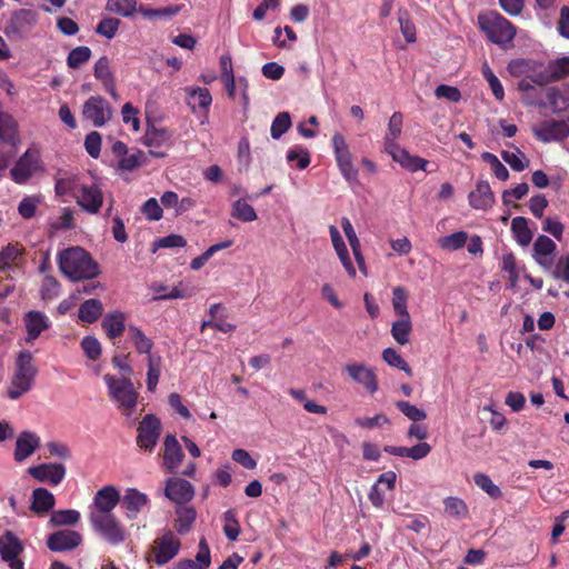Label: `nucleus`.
Returning <instances> with one entry per match:
<instances>
[{
    "label": "nucleus",
    "mask_w": 569,
    "mask_h": 569,
    "mask_svg": "<svg viewBox=\"0 0 569 569\" xmlns=\"http://www.w3.org/2000/svg\"><path fill=\"white\" fill-rule=\"evenodd\" d=\"M58 266L60 272L71 281L91 280L100 273L99 264L91 254L78 246L59 251Z\"/></svg>",
    "instance_id": "obj_1"
},
{
    "label": "nucleus",
    "mask_w": 569,
    "mask_h": 569,
    "mask_svg": "<svg viewBox=\"0 0 569 569\" xmlns=\"http://www.w3.org/2000/svg\"><path fill=\"white\" fill-rule=\"evenodd\" d=\"M38 368L33 363V356L30 351L19 352L16 360V370L8 389V397L12 400L19 399L31 390Z\"/></svg>",
    "instance_id": "obj_2"
},
{
    "label": "nucleus",
    "mask_w": 569,
    "mask_h": 569,
    "mask_svg": "<svg viewBox=\"0 0 569 569\" xmlns=\"http://www.w3.org/2000/svg\"><path fill=\"white\" fill-rule=\"evenodd\" d=\"M478 24L487 38L501 48H508L517 33L516 27L496 12L479 14Z\"/></svg>",
    "instance_id": "obj_3"
},
{
    "label": "nucleus",
    "mask_w": 569,
    "mask_h": 569,
    "mask_svg": "<svg viewBox=\"0 0 569 569\" xmlns=\"http://www.w3.org/2000/svg\"><path fill=\"white\" fill-rule=\"evenodd\" d=\"M103 380L108 387L111 399L118 403V407L123 411V415L128 417L131 416L139 397L131 379L129 377L117 378L107 373L104 375Z\"/></svg>",
    "instance_id": "obj_4"
},
{
    "label": "nucleus",
    "mask_w": 569,
    "mask_h": 569,
    "mask_svg": "<svg viewBox=\"0 0 569 569\" xmlns=\"http://www.w3.org/2000/svg\"><path fill=\"white\" fill-rule=\"evenodd\" d=\"M90 523L106 541L113 546L124 542L127 533L114 515H89Z\"/></svg>",
    "instance_id": "obj_5"
},
{
    "label": "nucleus",
    "mask_w": 569,
    "mask_h": 569,
    "mask_svg": "<svg viewBox=\"0 0 569 569\" xmlns=\"http://www.w3.org/2000/svg\"><path fill=\"white\" fill-rule=\"evenodd\" d=\"M161 431L162 425L160 419L153 413L146 415L137 428V446L141 450L151 453L158 445Z\"/></svg>",
    "instance_id": "obj_6"
},
{
    "label": "nucleus",
    "mask_w": 569,
    "mask_h": 569,
    "mask_svg": "<svg viewBox=\"0 0 569 569\" xmlns=\"http://www.w3.org/2000/svg\"><path fill=\"white\" fill-rule=\"evenodd\" d=\"M332 147L336 156L337 164L340 169L341 174L349 183L358 181V170L353 167L352 156L349 150L348 143L345 137L336 132L332 136Z\"/></svg>",
    "instance_id": "obj_7"
},
{
    "label": "nucleus",
    "mask_w": 569,
    "mask_h": 569,
    "mask_svg": "<svg viewBox=\"0 0 569 569\" xmlns=\"http://www.w3.org/2000/svg\"><path fill=\"white\" fill-rule=\"evenodd\" d=\"M74 199L80 208L91 214L98 213L103 204V193L97 183H80Z\"/></svg>",
    "instance_id": "obj_8"
},
{
    "label": "nucleus",
    "mask_w": 569,
    "mask_h": 569,
    "mask_svg": "<svg viewBox=\"0 0 569 569\" xmlns=\"http://www.w3.org/2000/svg\"><path fill=\"white\" fill-rule=\"evenodd\" d=\"M40 169V154L38 150L28 149L10 170L12 180L26 183L29 178Z\"/></svg>",
    "instance_id": "obj_9"
},
{
    "label": "nucleus",
    "mask_w": 569,
    "mask_h": 569,
    "mask_svg": "<svg viewBox=\"0 0 569 569\" xmlns=\"http://www.w3.org/2000/svg\"><path fill=\"white\" fill-rule=\"evenodd\" d=\"M82 114L94 127H102L112 117V110L108 101L100 96L90 97L83 104Z\"/></svg>",
    "instance_id": "obj_10"
},
{
    "label": "nucleus",
    "mask_w": 569,
    "mask_h": 569,
    "mask_svg": "<svg viewBox=\"0 0 569 569\" xmlns=\"http://www.w3.org/2000/svg\"><path fill=\"white\" fill-rule=\"evenodd\" d=\"M38 14L30 9H20L12 13L11 19L6 27V33L17 38H22L37 23Z\"/></svg>",
    "instance_id": "obj_11"
},
{
    "label": "nucleus",
    "mask_w": 569,
    "mask_h": 569,
    "mask_svg": "<svg viewBox=\"0 0 569 569\" xmlns=\"http://www.w3.org/2000/svg\"><path fill=\"white\" fill-rule=\"evenodd\" d=\"M348 376L357 383L361 385L369 393L378 391V379L375 369L365 363L353 362L345 367Z\"/></svg>",
    "instance_id": "obj_12"
},
{
    "label": "nucleus",
    "mask_w": 569,
    "mask_h": 569,
    "mask_svg": "<svg viewBox=\"0 0 569 569\" xmlns=\"http://www.w3.org/2000/svg\"><path fill=\"white\" fill-rule=\"evenodd\" d=\"M29 475L39 482L58 486L66 477V467L61 463H41L28 469Z\"/></svg>",
    "instance_id": "obj_13"
},
{
    "label": "nucleus",
    "mask_w": 569,
    "mask_h": 569,
    "mask_svg": "<svg viewBox=\"0 0 569 569\" xmlns=\"http://www.w3.org/2000/svg\"><path fill=\"white\" fill-rule=\"evenodd\" d=\"M533 134L542 142L562 140L569 134V126L563 120H545L533 129Z\"/></svg>",
    "instance_id": "obj_14"
},
{
    "label": "nucleus",
    "mask_w": 569,
    "mask_h": 569,
    "mask_svg": "<svg viewBox=\"0 0 569 569\" xmlns=\"http://www.w3.org/2000/svg\"><path fill=\"white\" fill-rule=\"evenodd\" d=\"M119 502H121V497L116 487L104 486L94 495V510L90 515H113L112 510Z\"/></svg>",
    "instance_id": "obj_15"
},
{
    "label": "nucleus",
    "mask_w": 569,
    "mask_h": 569,
    "mask_svg": "<svg viewBox=\"0 0 569 569\" xmlns=\"http://www.w3.org/2000/svg\"><path fill=\"white\" fill-rule=\"evenodd\" d=\"M180 550V540L172 532L163 535L154 541V560L162 566L174 558Z\"/></svg>",
    "instance_id": "obj_16"
},
{
    "label": "nucleus",
    "mask_w": 569,
    "mask_h": 569,
    "mask_svg": "<svg viewBox=\"0 0 569 569\" xmlns=\"http://www.w3.org/2000/svg\"><path fill=\"white\" fill-rule=\"evenodd\" d=\"M184 458L182 447L174 435H167L163 441L162 459L167 473H176Z\"/></svg>",
    "instance_id": "obj_17"
},
{
    "label": "nucleus",
    "mask_w": 569,
    "mask_h": 569,
    "mask_svg": "<svg viewBox=\"0 0 569 569\" xmlns=\"http://www.w3.org/2000/svg\"><path fill=\"white\" fill-rule=\"evenodd\" d=\"M82 542V536L74 530H59L47 539V546L51 551L62 552L77 548Z\"/></svg>",
    "instance_id": "obj_18"
},
{
    "label": "nucleus",
    "mask_w": 569,
    "mask_h": 569,
    "mask_svg": "<svg viewBox=\"0 0 569 569\" xmlns=\"http://www.w3.org/2000/svg\"><path fill=\"white\" fill-rule=\"evenodd\" d=\"M23 323L27 330L26 341L28 343L38 339L39 336L51 326V321L48 316L38 310L28 311L23 317Z\"/></svg>",
    "instance_id": "obj_19"
},
{
    "label": "nucleus",
    "mask_w": 569,
    "mask_h": 569,
    "mask_svg": "<svg viewBox=\"0 0 569 569\" xmlns=\"http://www.w3.org/2000/svg\"><path fill=\"white\" fill-rule=\"evenodd\" d=\"M164 495L171 501L181 505L192 499L194 490L188 480L181 478H170L167 481Z\"/></svg>",
    "instance_id": "obj_20"
},
{
    "label": "nucleus",
    "mask_w": 569,
    "mask_h": 569,
    "mask_svg": "<svg viewBox=\"0 0 569 569\" xmlns=\"http://www.w3.org/2000/svg\"><path fill=\"white\" fill-rule=\"evenodd\" d=\"M469 204L476 210H488L495 204V194L488 181L480 180L468 196Z\"/></svg>",
    "instance_id": "obj_21"
},
{
    "label": "nucleus",
    "mask_w": 569,
    "mask_h": 569,
    "mask_svg": "<svg viewBox=\"0 0 569 569\" xmlns=\"http://www.w3.org/2000/svg\"><path fill=\"white\" fill-rule=\"evenodd\" d=\"M93 74L102 83L103 89L113 98H118L114 76L110 69V60L107 56L100 57L93 68Z\"/></svg>",
    "instance_id": "obj_22"
},
{
    "label": "nucleus",
    "mask_w": 569,
    "mask_h": 569,
    "mask_svg": "<svg viewBox=\"0 0 569 569\" xmlns=\"http://www.w3.org/2000/svg\"><path fill=\"white\" fill-rule=\"evenodd\" d=\"M40 446V437L31 431H22L16 441L14 460L22 462L29 458Z\"/></svg>",
    "instance_id": "obj_23"
},
{
    "label": "nucleus",
    "mask_w": 569,
    "mask_h": 569,
    "mask_svg": "<svg viewBox=\"0 0 569 569\" xmlns=\"http://www.w3.org/2000/svg\"><path fill=\"white\" fill-rule=\"evenodd\" d=\"M149 499L146 493L140 492L136 488L127 489L121 499V507L126 510L128 519H136L138 513L147 507Z\"/></svg>",
    "instance_id": "obj_24"
},
{
    "label": "nucleus",
    "mask_w": 569,
    "mask_h": 569,
    "mask_svg": "<svg viewBox=\"0 0 569 569\" xmlns=\"http://www.w3.org/2000/svg\"><path fill=\"white\" fill-rule=\"evenodd\" d=\"M211 563L210 548L206 538L199 541V550L196 560L181 559L177 562L176 569H207Z\"/></svg>",
    "instance_id": "obj_25"
},
{
    "label": "nucleus",
    "mask_w": 569,
    "mask_h": 569,
    "mask_svg": "<svg viewBox=\"0 0 569 569\" xmlns=\"http://www.w3.org/2000/svg\"><path fill=\"white\" fill-rule=\"evenodd\" d=\"M556 248L557 244L549 237L543 234L538 236L533 243V257L536 261L545 268H550L552 261L549 259V256L553 253Z\"/></svg>",
    "instance_id": "obj_26"
},
{
    "label": "nucleus",
    "mask_w": 569,
    "mask_h": 569,
    "mask_svg": "<svg viewBox=\"0 0 569 569\" xmlns=\"http://www.w3.org/2000/svg\"><path fill=\"white\" fill-rule=\"evenodd\" d=\"M0 141L2 144L14 148H17L19 142L18 123L14 118L7 112H0Z\"/></svg>",
    "instance_id": "obj_27"
},
{
    "label": "nucleus",
    "mask_w": 569,
    "mask_h": 569,
    "mask_svg": "<svg viewBox=\"0 0 569 569\" xmlns=\"http://www.w3.org/2000/svg\"><path fill=\"white\" fill-rule=\"evenodd\" d=\"M56 503L54 496L46 488H36L32 491V501L30 509L37 515H44L53 509Z\"/></svg>",
    "instance_id": "obj_28"
},
{
    "label": "nucleus",
    "mask_w": 569,
    "mask_h": 569,
    "mask_svg": "<svg viewBox=\"0 0 569 569\" xmlns=\"http://www.w3.org/2000/svg\"><path fill=\"white\" fill-rule=\"evenodd\" d=\"M23 551L20 539L11 531H6L0 537V555L2 560H13Z\"/></svg>",
    "instance_id": "obj_29"
},
{
    "label": "nucleus",
    "mask_w": 569,
    "mask_h": 569,
    "mask_svg": "<svg viewBox=\"0 0 569 569\" xmlns=\"http://www.w3.org/2000/svg\"><path fill=\"white\" fill-rule=\"evenodd\" d=\"M126 318L122 312H112L107 315L102 322L101 327L106 331L109 339H116L122 336L126 329Z\"/></svg>",
    "instance_id": "obj_30"
},
{
    "label": "nucleus",
    "mask_w": 569,
    "mask_h": 569,
    "mask_svg": "<svg viewBox=\"0 0 569 569\" xmlns=\"http://www.w3.org/2000/svg\"><path fill=\"white\" fill-rule=\"evenodd\" d=\"M103 306L97 299H88L82 302L78 310V317L82 322L93 323L102 315Z\"/></svg>",
    "instance_id": "obj_31"
},
{
    "label": "nucleus",
    "mask_w": 569,
    "mask_h": 569,
    "mask_svg": "<svg viewBox=\"0 0 569 569\" xmlns=\"http://www.w3.org/2000/svg\"><path fill=\"white\" fill-rule=\"evenodd\" d=\"M399 319L393 321L391 326V336L396 340L397 343L405 346L410 339V333L412 331V322L411 317H398Z\"/></svg>",
    "instance_id": "obj_32"
},
{
    "label": "nucleus",
    "mask_w": 569,
    "mask_h": 569,
    "mask_svg": "<svg viewBox=\"0 0 569 569\" xmlns=\"http://www.w3.org/2000/svg\"><path fill=\"white\" fill-rule=\"evenodd\" d=\"M547 99L553 111H562L569 108V86L562 88H549Z\"/></svg>",
    "instance_id": "obj_33"
},
{
    "label": "nucleus",
    "mask_w": 569,
    "mask_h": 569,
    "mask_svg": "<svg viewBox=\"0 0 569 569\" xmlns=\"http://www.w3.org/2000/svg\"><path fill=\"white\" fill-rule=\"evenodd\" d=\"M128 336H129L130 340L133 342V346L138 353H140V355L146 353V355H148V357L150 355H152L151 350L153 348V341L150 338H148L140 330V328L130 325L128 327Z\"/></svg>",
    "instance_id": "obj_34"
},
{
    "label": "nucleus",
    "mask_w": 569,
    "mask_h": 569,
    "mask_svg": "<svg viewBox=\"0 0 569 569\" xmlns=\"http://www.w3.org/2000/svg\"><path fill=\"white\" fill-rule=\"evenodd\" d=\"M171 137L168 129L152 127L146 132L144 144L150 148L167 147L170 144Z\"/></svg>",
    "instance_id": "obj_35"
},
{
    "label": "nucleus",
    "mask_w": 569,
    "mask_h": 569,
    "mask_svg": "<svg viewBox=\"0 0 569 569\" xmlns=\"http://www.w3.org/2000/svg\"><path fill=\"white\" fill-rule=\"evenodd\" d=\"M24 253V248L20 243H9L0 250V269L7 270L16 264L19 257Z\"/></svg>",
    "instance_id": "obj_36"
},
{
    "label": "nucleus",
    "mask_w": 569,
    "mask_h": 569,
    "mask_svg": "<svg viewBox=\"0 0 569 569\" xmlns=\"http://www.w3.org/2000/svg\"><path fill=\"white\" fill-rule=\"evenodd\" d=\"M511 231L516 241L522 246H528L532 240V232L528 227V221L525 217H516L511 221Z\"/></svg>",
    "instance_id": "obj_37"
},
{
    "label": "nucleus",
    "mask_w": 569,
    "mask_h": 569,
    "mask_svg": "<svg viewBox=\"0 0 569 569\" xmlns=\"http://www.w3.org/2000/svg\"><path fill=\"white\" fill-rule=\"evenodd\" d=\"M445 505V512L449 516L455 518L456 520H462L466 519L469 509L466 502L458 498V497H448L443 500Z\"/></svg>",
    "instance_id": "obj_38"
},
{
    "label": "nucleus",
    "mask_w": 569,
    "mask_h": 569,
    "mask_svg": "<svg viewBox=\"0 0 569 569\" xmlns=\"http://www.w3.org/2000/svg\"><path fill=\"white\" fill-rule=\"evenodd\" d=\"M196 510L192 507H180L177 509L176 530L180 535L187 533L196 520Z\"/></svg>",
    "instance_id": "obj_39"
},
{
    "label": "nucleus",
    "mask_w": 569,
    "mask_h": 569,
    "mask_svg": "<svg viewBox=\"0 0 569 569\" xmlns=\"http://www.w3.org/2000/svg\"><path fill=\"white\" fill-rule=\"evenodd\" d=\"M162 359L158 355L148 357L147 388L153 392L160 379Z\"/></svg>",
    "instance_id": "obj_40"
},
{
    "label": "nucleus",
    "mask_w": 569,
    "mask_h": 569,
    "mask_svg": "<svg viewBox=\"0 0 569 569\" xmlns=\"http://www.w3.org/2000/svg\"><path fill=\"white\" fill-rule=\"evenodd\" d=\"M231 216L242 222H252L258 219L256 210L244 199H238L232 203Z\"/></svg>",
    "instance_id": "obj_41"
},
{
    "label": "nucleus",
    "mask_w": 569,
    "mask_h": 569,
    "mask_svg": "<svg viewBox=\"0 0 569 569\" xmlns=\"http://www.w3.org/2000/svg\"><path fill=\"white\" fill-rule=\"evenodd\" d=\"M212 102V97L207 88L189 89L188 104L192 110L196 108L208 109Z\"/></svg>",
    "instance_id": "obj_42"
},
{
    "label": "nucleus",
    "mask_w": 569,
    "mask_h": 569,
    "mask_svg": "<svg viewBox=\"0 0 569 569\" xmlns=\"http://www.w3.org/2000/svg\"><path fill=\"white\" fill-rule=\"evenodd\" d=\"M408 291L405 287L398 286L392 290V308L397 317L410 316L408 311Z\"/></svg>",
    "instance_id": "obj_43"
},
{
    "label": "nucleus",
    "mask_w": 569,
    "mask_h": 569,
    "mask_svg": "<svg viewBox=\"0 0 569 569\" xmlns=\"http://www.w3.org/2000/svg\"><path fill=\"white\" fill-rule=\"evenodd\" d=\"M79 520L80 512L74 509L57 510L52 512L50 523L53 527L72 526Z\"/></svg>",
    "instance_id": "obj_44"
},
{
    "label": "nucleus",
    "mask_w": 569,
    "mask_h": 569,
    "mask_svg": "<svg viewBox=\"0 0 569 569\" xmlns=\"http://www.w3.org/2000/svg\"><path fill=\"white\" fill-rule=\"evenodd\" d=\"M553 82L566 79L569 76V57H561L549 61L546 67Z\"/></svg>",
    "instance_id": "obj_45"
},
{
    "label": "nucleus",
    "mask_w": 569,
    "mask_h": 569,
    "mask_svg": "<svg viewBox=\"0 0 569 569\" xmlns=\"http://www.w3.org/2000/svg\"><path fill=\"white\" fill-rule=\"evenodd\" d=\"M92 51L87 46H80L72 49L67 57V64L70 69H79L91 58Z\"/></svg>",
    "instance_id": "obj_46"
},
{
    "label": "nucleus",
    "mask_w": 569,
    "mask_h": 569,
    "mask_svg": "<svg viewBox=\"0 0 569 569\" xmlns=\"http://www.w3.org/2000/svg\"><path fill=\"white\" fill-rule=\"evenodd\" d=\"M223 532L229 541H236L240 535L241 527L236 517V511L229 509L223 513Z\"/></svg>",
    "instance_id": "obj_47"
},
{
    "label": "nucleus",
    "mask_w": 569,
    "mask_h": 569,
    "mask_svg": "<svg viewBox=\"0 0 569 569\" xmlns=\"http://www.w3.org/2000/svg\"><path fill=\"white\" fill-rule=\"evenodd\" d=\"M78 178L76 176H67L56 179L54 191L57 196H72L77 193L79 188Z\"/></svg>",
    "instance_id": "obj_48"
},
{
    "label": "nucleus",
    "mask_w": 569,
    "mask_h": 569,
    "mask_svg": "<svg viewBox=\"0 0 569 569\" xmlns=\"http://www.w3.org/2000/svg\"><path fill=\"white\" fill-rule=\"evenodd\" d=\"M106 10L122 17H130L137 10L136 0H108Z\"/></svg>",
    "instance_id": "obj_49"
},
{
    "label": "nucleus",
    "mask_w": 569,
    "mask_h": 569,
    "mask_svg": "<svg viewBox=\"0 0 569 569\" xmlns=\"http://www.w3.org/2000/svg\"><path fill=\"white\" fill-rule=\"evenodd\" d=\"M287 161L289 163L296 162V168L303 170L310 164V153L307 148L297 146L287 151Z\"/></svg>",
    "instance_id": "obj_50"
},
{
    "label": "nucleus",
    "mask_w": 569,
    "mask_h": 569,
    "mask_svg": "<svg viewBox=\"0 0 569 569\" xmlns=\"http://www.w3.org/2000/svg\"><path fill=\"white\" fill-rule=\"evenodd\" d=\"M183 8V4H174L160 9H152L144 6H140L138 11L146 18H163V17H173L178 14Z\"/></svg>",
    "instance_id": "obj_51"
},
{
    "label": "nucleus",
    "mask_w": 569,
    "mask_h": 569,
    "mask_svg": "<svg viewBox=\"0 0 569 569\" xmlns=\"http://www.w3.org/2000/svg\"><path fill=\"white\" fill-rule=\"evenodd\" d=\"M291 127V117L287 111L279 112L270 127V134L273 139H280Z\"/></svg>",
    "instance_id": "obj_52"
},
{
    "label": "nucleus",
    "mask_w": 569,
    "mask_h": 569,
    "mask_svg": "<svg viewBox=\"0 0 569 569\" xmlns=\"http://www.w3.org/2000/svg\"><path fill=\"white\" fill-rule=\"evenodd\" d=\"M400 159H399V164L407 169L408 171L410 172H416L418 170H422V171H427V166L429 163L428 160L421 158V157H418V156H412L410 154L408 151L406 152H400Z\"/></svg>",
    "instance_id": "obj_53"
},
{
    "label": "nucleus",
    "mask_w": 569,
    "mask_h": 569,
    "mask_svg": "<svg viewBox=\"0 0 569 569\" xmlns=\"http://www.w3.org/2000/svg\"><path fill=\"white\" fill-rule=\"evenodd\" d=\"M232 244L231 240H227L220 243H216L211 247H209L202 254L193 258L190 262V268L192 270H199L201 269L204 263L219 250L229 248Z\"/></svg>",
    "instance_id": "obj_54"
},
{
    "label": "nucleus",
    "mask_w": 569,
    "mask_h": 569,
    "mask_svg": "<svg viewBox=\"0 0 569 569\" xmlns=\"http://www.w3.org/2000/svg\"><path fill=\"white\" fill-rule=\"evenodd\" d=\"M382 359L391 367L398 368L406 372L409 377L412 376V369L407 361L393 348H387L382 351Z\"/></svg>",
    "instance_id": "obj_55"
},
{
    "label": "nucleus",
    "mask_w": 569,
    "mask_h": 569,
    "mask_svg": "<svg viewBox=\"0 0 569 569\" xmlns=\"http://www.w3.org/2000/svg\"><path fill=\"white\" fill-rule=\"evenodd\" d=\"M121 21L117 18L107 17L99 21L94 31L107 39H113L119 30Z\"/></svg>",
    "instance_id": "obj_56"
},
{
    "label": "nucleus",
    "mask_w": 569,
    "mask_h": 569,
    "mask_svg": "<svg viewBox=\"0 0 569 569\" xmlns=\"http://www.w3.org/2000/svg\"><path fill=\"white\" fill-rule=\"evenodd\" d=\"M473 481L492 499L501 498L502 492L500 488L493 483L488 475L478 472L473 476Z\"/></svg>",
    "instance_id": "obj_57"
},
{
    "label": "nucleus",
    "mask_w": 569,
    "mask_h": 569,
    "mask_svg": "<svg viewBox=\"0 0 569 569\" xmlns=\"http://www.w3.org/2000/svg\"><path fill=\"white\" fill-rule=\"evenodd\" d=\"M144 161L146 157L143 151L136 150L130 154L127 153L118 161V169L122 171H133L142 166Z\"/></svg>",
    "instance_id": "obj_58"
},
{
    "label": "nucleus",
    "mask_w": 569,
    "mask_h": 569,
    "mask_svg": "<svg viewBox=\"0 0 569 569\" xmlns=\"http://www.w3.org/2000/svg\"><path fill=\"white\" fill-rule=\"evenodd\" d=\"M468 240V234L465 231H457L449 236L439 239L438 243L442 249L446 250H458L461 249Z\"/></svg>",
    "instance_id": "obj_59"
},
{
    "label": "nucleus",
    "mask_w": 569,
    "mask_h": 569,
    "mask_svg": "<svg viewBox=\"0 0 569 569\" xmlns=\"http://www.w3.org/2000/svg\"><path fill=\"white\" fill-rule=\"evenodd\" d=\"M396 407L400 412H402L409 420L413 422H419L427 418V413L425 412V410L418 408L415 405H411L408 401L398 400L396 402Z\"/></svg>",
    "instance_id": "obj_60"
},
{
    "label": "nucleus",
    "mask_w": 569,
    "mask_h": 569,
    "mask_svg": "<svg viewBox=\"0 0 569 569\" xmlns=\"http://www.w3.org/2000/svg\"><path fill=\"white\" fill-rule=\"evenodd\" d=\"M398 21L400 23V30L403 34L405 39L408 42H415L416 41V27L415 23L411 21L409 12L407 10L400 9L398 11Z\"/></svg>",
    "instance_id": "obj_61"
},
{
    "label": "nucleus",
    "mask_w": 569,
    "mask_h": 569,
    "mask_svg": "<svg viewBox=\"0 0 569 569\" xmlns=\"http://www.w3.org/2000/svg\"><path fill=\"white\" fill-rule=\"evenodd\" d=\"M501 158L511 167L512 170L518 172L525 170V168L528 164V160L526 162L523 161V159L526 158L525 153L521 152L519 149H517L516 152L503 150L501 152Z\"/></svg>",
    "instance_id": "obj_62"
},
{
    "label": "nucleus",
    "mask_w": 569,
    "mask_h": 569,
    "mask_svg": "<svg viewBox=\"0 0 569 569\" xmlns=\"http://www.w3.org/2000/svg\"><path fill=\"white\" fill-rule=\"evenodd\" d=\"M81 348L90 360H98L101 356V345L97 338L86 336L81 341Z\"/></svg>",
    "instance_id": "obj_63"
},
{
    "label": "nucleus",
    "mask_w": 569,
    "mask_h": 569,
    "mask_svg": "<svg viewBox=\"0 0 569 569\" xmlns=\"http://www.w3.org/2000/svg\"><path fill=\"white\" fill-rule=\"evenodd\" d=\"M552 277L569 283V254L561 256L557 260L552 269Z\"/></svg>",
    "instance_id": "obj_64"
}]
</instances>
